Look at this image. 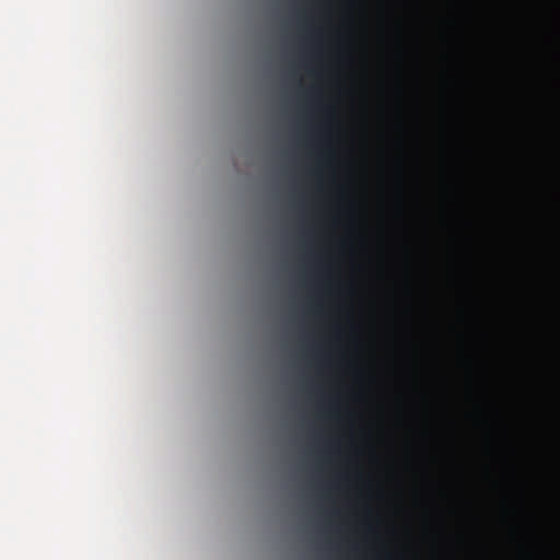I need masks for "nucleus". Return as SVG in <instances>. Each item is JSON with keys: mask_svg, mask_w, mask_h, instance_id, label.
<instances>
[{"mask_svg": "<svg viewBox=\"0 0 560 560\" xmlns=\"http://www.w3.org/2000/svg\"><path fill=\"white\" fill-rule=\"evenodd\" d=\"M393 497L388 494V501L392 503Z\"/></svg>", "mask_w": 560, "mask_h": 560, "instance_id": "2", "label": "nucleus"}, {"mask_svg": "<svg viewBox=\"0 0 560 560\" xmlns=\"http://www.w3.org/2000/svg\"><path fill=\"white\" fill-rule=\"evenodd\" d=\"M349 61H350L351 67H353L354 61H355V56L352 50L349 52Z\"/></svg>", "mask_w": 560, "mask_h": 560, "instance_id": "1", "label": "nucleus"}]
</instances>
